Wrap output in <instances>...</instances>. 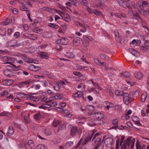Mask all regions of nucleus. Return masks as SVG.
I'll return each instance as SVG.
<instances>
[{"instance_id": "nucleus-1", "label": "nucleus", "mask_w": 149, "mask_h": 149, "mask_svg": "<svg viewBox=\"0 0 149 149\" xmlns=\"http://www.w3.org/2000/svg\"><path fill=\"white\" fill-rule=\"evenodd\" d=\"M2 61L4 64H9L10 65H7V67L8 68H11L13 70L17 71L20 68V66H16L15 65L12 64L14 61V58L13 57L4 56L2 58Z\"/></svg>"}, {"instance_id": "nucleus-2", "label": "nucleus", "mask_w": 149, "mask_h": 149, "mask_svg": "<svg viewBox=\"0 0 149 149\" xmlns=\"http://www.w3.org/2000/svg\"><path fill=\"white\" fill-rule=\"evenodd\" d=\"M95 131L94 130H92V133L91 134L88 133H86L83 135L82 137L80 139L79 143H78L76 147H78L80 144L81 141H83V145H86L92 139V137L94 135Z\"/></svg>"}, {"instance_id": "nucleus-3", "label": "nucleus", "mask_w": 149, "mask_h": 149, "mask_svg": "<svg viewBox=\"0 0 149 149\" xmlns=\"http://www.w3.org/2000/svg\"><path fill=\"white\" fill-rule=\"evenodd\" d=\"M131 137L128 138L126 140H124L123 144L121 146V149H127L131 145V147L133 148L134 146V143L135 141V139H133L131 141Z\"/></svg>"}, {"instance_id": "nucleus-4", "label": "nucleus", "mask_w": 149, "mask_h": 149, "mask_svg": "<svg viewBox=\"0 0 149 149\" xmlns=\"http://www.w3.org/2000/svg\"><path fill=\"white\" fill-rule=\"evenodd\" d=\"M69 42V40L66 38H62L58 39L56 41V42L58 44H61L63 45H67Z\"/></svg>"}, {"instance_id": "nucleus-5", "label": "nucleus", "mask_w": 149, "mask_h": 149, "mask_svg": "<svg viewBox=\"0 0 149 149\" xmlns=\"http://www.w3.org/2000/svg\"><path fill=\"white\" fill-rule=\"evenodd\" d=\"M93 117L95 118V119L98 120L102 119L104 117V114L100 112H97L95 113H93Z\"/></svg>"}, {"instance_id": "nucleus-6", "label": "nucleus", "mask_w": 149, "mask_h": 149, "mask_svg": "<svg viewBox=\"0 0 149 149\" xmlns=\"http://www.w3.org/2000/svg\"><path fill=\"white\" fill-rule=\"evenodd\" d=\"M140 49L141 50L146 51L149 49V40H146L145 41L144 45L140 46Z\"/></svg>"}, {"instance_id": "nucleus-7", "label": "nucleus", "mask_w": 149, "mask_h": 149, "mask_svg": "<svg viewBox=\"0 0 149 149\" xmlns=\"http://www.w3.org/2000/svg\"><path fill=\"white\" fill-rule=\"evenodd\" d=\"M113 143V139L110 137L106 139L104 141V143L107 147L110 148Z\"/></svg>"}, {"instance_id": "nucleus-8", "label": "nucleus", "mask_w": 149, "mask_h": 149, "mask_svg": "<svg viewBox=\"0 0 149 149\" xmlns=\"http://www.w3.org/2000/svg\"><path fill=\"white\" fill-rule=\"evenodd\" d=\"M123 99L124 102L126 105H128L129 103L131 102V100L129 99V94L127 93H124L123 95Z\"/></svg>"}, {"instance_id": "nucleus-9", "label": "nucleus", "mask_w": 149, "mask_h": 149, "mask_svg": "<svg viewBox=\"0 0 149 149\" xmlns=\"http://www.w3.org/2000/svg\"><path fill=\"white\" fill-rule=\"evenodd\" d=\"M14 83V81L12 79H6L2 81L1 84L2 85L5 86L11 85Z\"/></svg>"}, {"instance_id": "nucleus-10", "label": "nucleus", "mask_w": 149, "mask_h": 149, "mask_svg": "<svg viewBox=\"0 0 149 149\" xmlns=\"http://www.w3.org/2000/svg\"><path fill=\"white\" fill-rule=\"evenodd\" d=\"M24 36L26 38L29 39L31 40H34L37 38L36 35L34 34L28 33L24 35Z\"/></svg>"}, {"instance_id": "nucleus-11", "label": "nucleus", "mask_w": 149, "mask_h": 149, "mask_svg": "<svg viewBox=\"0 0 149 149\" xmlns=\"http://www.w3.org/2000/svg\"><path fill=\"white\" fill-rule=\"evenodd\" d=\"M4 74L8 77H11L14 75L13 72L10 70H5L4 71Z\"/></svg>"}, {"instance_id": "nucleus-12", "label": "nucleus", "mask_w": 149, "mask_h": 149, "mask_svg": "<svg viewBox=\"0 0 149 149\" xmlns=\"http://www.w3.org/2000/svg\"><path fill=\"white\" fill-rule=\"evenodd\" d=\"M97 121L95 119H91L88 122V124L91 126H93L97 125Z\"/></svg>"}, {"instance_id": "nucleus-13", "label": "nucleus", "mask_w": 149, "mask_h": 149, "mask_svg": "<svg viewBox=\"0 0 149 149\" xmlns=\"http://www.w3.org/2000/svg\"><path fill=\"white\" fill-rule=\"evenodd\" d=\"M78 133L77 128L76 127H72L70 130L71 135L73 136H75Z\"/></svg>"}, {"instance_id": "nucleus-14", "label": "nucleus", "mask_w": 149, "mask_h": 149, "mask_svg": "<svg viewBox=\"0 0 149 149\" xmlns=\"http://www.w3.org/2000/svg\"><path fill=\"white\" fill-rule=\"evenodd\" d=\"M14 132V128L13 127L10 126L9 127L6 134L8 136H10L12 135Z\"/></svg>"}, {"instance_id": "nucleus-15", "label": "nucleus", "mask_w": 149, "mask_h": 149, "mask_svg": "<svg viewBox=\"0 0 149 149\" xmlns=\"http://www.w3.org/2000/svg\"><path fill=\"white\" fill-rule=\"evenodd\" d=\"M101 139L100 138H97L95 141L94 145L98 148L101 146Z\"/></svg>"}, {"instance_id": "nucleus-16", "label": "nucleus", "mask_w": 149, "mask_h": 149, "mask_svg": "<svg viewBox=\"0 0 149 149\" xmlns=\"http://www.w3.org/2000/svg\"><path fill=\"white\" fill-rule=\"evenodd\" d=\"M61 16L63 20L67 22H70L71 21L70 17L68 15H64L63 14Z\"/></svg>"}, {"instance_id": "nucleus-17", "label": "nucleus", "mask_w": 149, "mask_h": 149, "mask_svg": "<svg viewBox=\"0 0 149 149\" xmlns=\"http://www.w3.org/2000/svg\"><path fill=\"white\" fill-rule=\"evenodd\" d=\"M22 55L23 56L22 58L25 61L29 63H33V59L31 58H29V57H27L25 55L22 54Z\"/></svg>"}, {"instance_id": "nucleus-18", "label": "nucleus", "mask_w": 149, "mask_h": 149, "mask_svg": "<svg viewBox=\"0 0 149 149\" xmlns=\"http://www.w3.org/2000/svg\"><path fill=\"white\" fill-rule=\"evenodd\" d=\"M83 95V93L81 91H78L77 93H74L73 94V98H78L81 97Z\"/></svg>"}, {"instance_id": "nucleus-19", "label": "nucleus", "mask_w": 149, "mask_h": 149, "mask_svg": "<svg viewBox=\"0 0 149 149\" xmlns=\"http://www.w3.org/2000/svg\"><path fill=\"white\" fill-rule=\"evenodd\" d=\"M132 119L136 124L139 125H141V124L140 123V119L137 116H132Z\"/></svg>"}, {"instance_id": "nucleus-20", "label": "nucleus", "mask_w": 149, "mask_h": 149, "mask_svg": "<svg viewBox=\"0 0 149 149\" xmlns=\"http://www.w3.org/2000/svg\"><path fill=\"white\" fill-rule=\"evenodd\" d=\"M62 124V121L58 120L55 119L52 123V125L54 127H57L58 125Z\"/></svg>"}, {"instance_id": "nucleus-21", "label": "nucleus", "mask_w": 149, "mask_h": 149, "mask_svg": "<svg viewBox=\"0 0 149 149\" xmlns=\"http://www.w3.org/2000/svg\"><path fill=\"white\" fill-rule=\"evenodd\" d=\"M129 51L130 53L135 56L137 57L139 56V52L133 49H130Z\"/></svg>"}, {"instance_id": "nucleus-22", "label": "nucleus", "mask_w": 149, "mask_h": 149, "mask_svg": "<svg viewBox=\"0 0 149 149\" xmlns=\"http://www.w3.org/2000/svg\"><path fill=\"white\" fill-rule=\"evenodd\" d=\"M18 95L21 97H24L26 98V99L27 100H31V95H26L25 93H19Z\"/></svg>"}, {"instance_id": "nucleus-23", "label": "nucleus", "mask_w": 149, "mask_h": 149, "mask_svg": "<svg viewBox=\"0 0 149 149\" xmlns=\"http://www.w3.org/2000/svg\"><path fill=\"white\" fill-rule=\"evenodd\" d=\"M136 149H146V146L145 145L143 144L141 146L139 141H138L136 143Z\"/></svg>"}, {"instance_id": "nucleus-24", "label": "nucleus", "mask_w": 149, "mask_h": 149, "mask_svg": "<svg viewBox=\"0 0 149 149\" xmlns=\"http://www.w3.org/2000/svg\"><path fill=\"white\" fill-rule=\"evenodd\" d=\"M80 40L78 37H74L73 39V44L75 46L78 45L80 43Z\"/></svg>"}, {"instance_id": "nucleus-25", "label": "nucleus", "mask_w": 149, "mask_h": 149, "mask_svg": "<svg viewBox=\"0 0 149 149\" xmlns=\"http://www.w3.org/2000/svg\"><path fill=\"white\" fill-rule=\"evenodd\" d=\"M40 54L41 58H44L46 59H48L49 58V56L48 54L45 52H41Z\"/></svg>"}, {"instance_id": "nucleus-26", "label": "nucleus", "mask_w": 149, "mask_h": 149, "mask_svg": "<svg viewBox=\"0 0 149 149\" xmlns=\"http://www.w3.org/2000/svg\"><path fill=\"white\" fill-rule=\"evenodd\" d=\"M28 145L29 147L31 149H34L35 148V146L33 141L31 140H30L28 141Z\"/></svg>"}, {"instance_id": "nucleus-27", "label": "nucleus", "mask_w": 149, "mask_h": 149, "mask_svg": "<svg viewBox=\"0 0 149 149\" xmlns=\"http://www.w3.org/2000/svg\"><path fill=\"white\" fill-rule=\"evenodd\" d=\"M33 31V32L39 34H41L42 32V30L41 29H40L37 27H34Z\"/></svg>"}, {"instance_id": "nucleus-28", "label": "nucleus", "mask_w": 149, "mask_h": 149, "mask_svg": "<svg viewBox=\"0 0 149 149\" xmlns=\"http://www.w3.org/2000/svg\"><path fill=\"white\" fill-rule=\"evenodd\" d=\"M143 8V6L141 4H139L137 6V8L140 13L143 11L144 10Z\"/></svg>"}, {"instance_id": "nucleus-29", "label": "nucleus", "mask_w": 149, "mask_h": 149, "mask_svg": "<svg viewBox=\"0 0 149 149\" xmlns=\"http://www.w3.org/2000/svg\"><path fill=\"white\" fill-rule=\"evenodd\" d=\"M81 27V29H80V31L83 32L84 33L86 31L87 29H88V27L87 25H83L82 24V26Z\"/></svg>"}, {"instance_id": "nucleus-30", "label": "nucleus", "mask_w": 149, "mask_h": 149, "mask_svg": "<svg viewBox=\"0 0 149 149\" xmlns=\"http://www.w3.org/2000/svg\"><path fill=\"white\" fill-rule=\"evenodd\" d=\"M100 56L101 58L106 61H109L110 59L109 57L103 54H100Z\"/></svg>"}, {"instance_id": "nucleus-31", "label": "nucleus", "mask_w": 149, "mask_h": 149, "mask_svg": "<svg viewBox=\"0 0 149 149\" xmlns=\"http://www.w3.org/2000/svg\"><path fill=\"white\" fill-rule=\"evenodd\" d=\"M115 93L116 95L121 96L124 95V92L122 91H119L118 90H116L115 92Z\"/></svg>"}, {"instance_id": "nucleus-32", "label": "nucleus", "mask_w": 149, "mask_h": 149, "mask_svg": "<svg viewBox=\"0 0 149 149\" xmlns=\"http://www.w3.org/2000/svg\"><path fill=\"white\" fill-rule=\"evenodd\" d=\"M130 73L128 72H124L121 73V77L123 76L125 78H127L130 76Z\"/></svg>"}, {"instance_id": "nucleus-33", "label": "nucleus", "mask_w": 149, "mask_h": 149, "mask_svg": "<svg viewBox=\"0 0 149 149\" xmlns=\"http://www.w3.org/2000/svg\"><path fill=\"white\" fill-rule=\"evenodd\" d=\"M135 77L138 79H140L141 78L143 77L142 74L139 72H138L136 73L135 74Z\"/></svg>"}, {"instance_id": "nucleus-34", "label": "nucleus", "mask_w": 149, "mask_h": 149, "mask_svg": "<svg viewBox=\"0 0 149 149\" xmlns=\"http://www.w3.org/2000/svg\"><path fill=\"white\" fill-rule=\"evenodd\" d=\"M36 149H47L46 146L42 144H39L36 147Z\"/></svg>"}, {"instance_id": "nucleus-35", "label": "nucleus", "mask_w": 149, "mask_h": 149, "mask_svg": "<svg viewBox=\"0 0 149 149\" xmlns=\"http://www.w3.org/2000/svg\"><path fill=\"white\" fill-rule=\"evenodd\" d=\"M48 25L50 27L55 29H58L59 27V26L56 24H52V23H49Z\"/></svg>"}, {"instance_id": "nucleus-36", "label": "nucleus", "mask_w": 149, "mask_h": 149, "mask_svg": "<svg viewBox=\"0 0 149 149\" xmlns=\"http://www.w3.org/2000/svg\"><path fill=\"white\" fill-rule=\"evenodd\" d=\"M147 96V93L146 92L143 93L141 95V100L142 102H144L145 101Z\"/></svg>"}, {"instance_id": "nucleus-37", "label": "nucleus", "mask_w": 149, "mask_h": 149, "mask_svg": "<svg viewBox=\"0 0 149 149\" xmlns=\"http://www.w3.org/2000/svg\"><path fill=\"white\" fill-rule=\"evenodd\" d=\"M30 83V82L28 81H26L23 82H20L19 84V86L20 87H22L24 86H21V84H23L24 86H26L28 84H29Z\"/></svg>"}, {"instance_id": "nucleus-38", "label": "nucleus", "mask_w": 149, "mask_h": 149, "mask_svg": "<svg viewBox=\"0 0 149 149\" xmlns=\"http://www.w3.org/2000/svg\"><path fill=\"white\" fill-rule=\"evenodd\" d=\"M63 97V95L62 94H56L52 98H55L56 99H60Z\"/></svg>"}, {"instance_id": "nucleus-39", "label": "nucleus", "mask_w": 149, "mask_h": 149, "mask_svg": "<svg viewBox=\"0 0 149 149\" xmlns=\"http://www.w3.org/2000/svg\"><path fill=\"white\" fill-rule=\"evenodd\" d=\"M40 10H42L44 11H47L49 12L50 13H52V8L47 7H44L43 8L40 9Z\"/></svg>"}, {"instance_id": "nucleus-40", "label": "nucleus", "mask_w": 149, "mask_h": 149, "mask_svg": "<svg viewBox=\"0 0 149 149\" xmlns=\"http://www.w3.org/2000/svg\"><path fill=\"white\" fill-rule=\"evenodd\" d=\"M134 17L135 18L139 21L141 22L142 21V19L140 17L138 13H136L134 15Z\"/></svg>"}, {"instance_id": "nucleus-41", "label": "nucleus", "mask_w": 149, "mask_h": 149, "mask_svg": "<svg viewBox=\"0 0 149 149\" xmlns=\"http://www.w3.org/2000/svg\"><path fill=\"white\" fill-rule=\"evenodd\" d=\"M118 119H114L112 122V124L114 126V128L116 129L118 127Z\"/></svg>"}, {"instance_id": "nucleus-42", "label": "nucleus", "mask_w": 149, "mask_h": 149, "mask_svg": "<svg viewBox=\"0 0 149 149\" xmlns=\"http://www.w3.org/2000/svg\"><path fill=\"white\" fill-rule=\"evenodd\" d=\"M39 107L40 108H42L44 109H46L47 108H49L51 107L50 104H43L40 106Z\"/></svg>"}, {"instance_id": "nucleus-43", "label": "nucleus", "mask_w": 149, "mask_h": 149, "mask_svg": "<svg viewBox=\"0 0 149 149\" xmlns=\"http://www.w3.org/2000/svg\"><path fill=\"white\" fill-rule=\"evenodd\" d=\"M65 54L69 58H72L74 57V55L72 52H67Z\"/></svg>"}, {"instance_id": "nucleus-44", "label": "nucleus", "mask_w": 149, "mask_h": 149, "mask_svg": "<svg viewBox=\"0 0 149 149\" xmlns=\"http://www.w3.org/2000/svg\"><path fill=\"white\" fill-rule=\"evenodd\" d=\"M35 119L38 121H40L41 118V116L40 114H36L34 116Z\"/></svg>"}, {"instance_id": "nucleus-45", "label": "nucleus", "mask_w": 149, "mask_h": 149, "mask_svg": "<svg viewBox=\"0 0 149 149\" xmlns=\"http://www.w3.org/2000/svg\"><path fill=\"white\" fill-rule=\"evenodd\" d=\"M63 113H65L66 114V116L67 117H70L71 116V114H70V111L68 110L65 109L62 111Z\"/></svg>"}, {"instance_id": "nucleus-46", "label": "nucleus", "mask_w": 149, "mask_h": 149, "mask_svg": "<svg viewBox=\"0 0 149 149\" xmlns=\"http://www.w3.org/2000/svg\"><path fill=\"white\" fill-rule=\"evenodd\" d=\"M122 7L124 8H129L130 7V4L127 2L124 1L123 3Z\"/></svg>"}, {"instance_id": "nucleus-47", "label": "nucleus", "mask_w": 149, "mask_h": 149, "mask_svg": "<svg viewBox=\"0 0 149 149\" xmlns=\"http://www.w3.org/2000/svg\"><path fill=\"white\" fill-rule=\"evenodd\" d=\"M60 125H61L60 126L58 129V131L61 130H63L64 128H65L66 127L65 124L63 123H62V124H60Z\"/></svg>"}, {"instance_id": "nucleus-48", "label": "nucleus", "mask_w": 149, "mask_h": 149, "mask_svg": "<svg viewBox=\"0 0 149 149\" xmlns=\"http://www.w3.org/2000/svg\"><path fill=\"white\" fill-rule=\"evenodd\" d=\"M73 74L79 77H82L83 76V75L81 74L80 72L77 71H74L73 72Z\"/></svg>"}, {"instance_id": "nucleus-49", "label": "nucleus", "mask_w": 149, "mask_h": 149, "mask_svg": "<svg viewBox=\"0 0 149 149\" xmlns=\"http://www.w3.org/2000/svg\"><path fill=\"white\" fill-rule=\"evenodd\" d=\"M13 42L12 41H8V42L7 43V46H8V47H13L15 46V44H12Z\"/></svg>"}, {"instance_id": "nucleus-50", "label": "nucleus", "mask_w": 149, "mask_h": 149, "mask_svg": "<svg viewBox=\"0 0 149 149\" xmlns=\"http://www.w3.org/2000/svg\"><path fill=\"white\" fill-rule=\"evenodd\" d=\"M9 114V113L7 112L4 111L0 113V116H7Z\"/></svg>"}, {"instance_id": "nucleus-51", "label": "nucleus", "mask_w": 149, "mask_h": 149, "mask_svg": "<svg viewBox=\"0 0 149 149\" xmlns=\"http://www.w3.org/2000/svg\"><path fill=\"white\" fill-rule=\"evenodd\" d=\"M73 144V143L72 141H68L66 144V146L67 147H70L72 146Z\"/></svg>"}, {"instance_id": "nucleus-52", "label": "nucleus", "mask_w": 149, "mask_h": 149, "mask_svg": "<svg viewBox=\"0 0 149 149\" xmlns=\"http://www.w3.org/2000/svg\"><path fill=\"white\" fill-rule=\"evenodd\" d=\"M149 13V12L148 11L144 10H143V11L141 13V14L144 16H147L148 15Z\"/></svg>"}, {"instance_id": "nucleus-53", "label": "nucleus", "mask_w": 149, "mask_h": 149, "mask_svg": "<svg viewBox=\"0 0 149 149\" xmlns=\"http://www.w3.org/2000/svg\"><path fill=\"white\" fill-rule=\"evenodd\" d=\"M138 41L135 39L133 40L132 42L130 43V45L132 44L133 45H136L138 44Z\"/></svg>"}, {"instance_id": "nucleus-54", "label": "nucleus", "mask_w": 149, "mask_h": 149, "mask_svg": "<svg viewBox=\"0 0 149 149\" xmlns=\"http://www.w3.org/2000/svg\"><path fill=\"white\" fill-rule=\"evenodd\" d=\"M29 113L28 114V116H29L28 117H27L26 116H25L24 117V119L25 121L26 122L27 124H28L29 123Z\"/></svg>"}, {"instance_id": "nucleus-55", "label": "nucleus", "mask_w": 149, "mask_h": 149, "mask_svg": "<svg viewBox=\"0 0 149 149\" xmlns=\"http://www.w3.org/2000/svg\"><path fill=\"white\" fill-rule=\"evenodd\" d=\"M93 13H94L97 15H100L101 14V12L99 11L96 10H94L93 11Z\"/></svg>"}, {"instance_id": "nucleus-56", "label": "nucleus", "mask_w": 149, "mask_h": 149, "mask_svg": "<svg viewBox=\"0 0 149 149\" xmlns=\"http://www.w3.org/2000/svg\"><path fill=\"white\" fill-rule=\"evenodd\" d=\"M26 5H22L19 7L20 10L22 11H25L27 10V8L26 7Z\"/></svg>"}, {"instance_id": "nucleus-57", "label": "nucleus", "mask_w": 149, "mask_h": 149, "mask_svg": "<svg viewBox=\"0 0 149 149\" xmlns=\"http://www.w3.org/2000/svg\"><path fill=\"white\" fill-rule=\"evenodd\" d=\"M120 142V139H117L116 141V149H118L119 148V144Z\"/></svg>"}, {"instance_id": "nucleus-58", "label": "nucleus", "mask_w": 149, "mask_h": 149, "mask_svg": "<svg viewBox=\"0 0 149 149\" xmlns=\"http://www.w3.org/2000/svg\"><path fill=\"white\" fill-rule=\"evenodd\" d=\"M80 2L81 3L86 6L87 5V2L86 0H80Z\"/></svg>"}, {"instance_id": "nucleus-59", "label": "nucleus", "mask_w": 149, "mask_h": 149, "mask_svg": "<svg viewBox=\"0 0 149 149\" xmlns=\"http://www.w3.org/2000/svg\"><path fill=\"white\" fill-rule=\"evenodd\" d=\"M114 33L115 36V38L116 40H118L119 37V35L118 32L114 31Z\"/></svg>"}, {"instance_id": "nucleus-60", "label": "nucleus", "mask_w": 149, "mask_h": 149, "mask_svg": "<svg viewBox=\"0 0 149 149\" xmlns=\"http://www.w3.org/2000/svg\"><path fill=\"white\" fill-rule=\"evenodd\" d=\"M148 3L146 1H143L142 2L141 5L143 6V7H146L148 6Z\"/></svg>"}, {"instance_id": "nucleus-61", "label": "nucleus", "mask_w": 149, "mask_h": 149, "mask_svg": "<svg viewBox=\"0 0 149 149\" xmlns=\"http://www.w3.org/2000/svg\"><path fill=\"white\" fill-rule=\"evenodd\" d=\"M51 131L49 129H46L45 131V134L47 135H48L51 134Z\"/></svg>"}, {"instance_id": "nucleus-62", "label": "nucleus", "mask_w": 149, "mask_h": 149, "mask_svg": "<svg viewBox=\"0 0 149 149\" xmlns=\"http://www.w3.org/2000/svg\"><path fill=\"white\" fill-rule=\"evenodd\" d=\"M53 87L54 89L57 91H58L60 89V86L58 84H56Z\"/></svg>"}, {"instance_id": "nucleus-63", "label": "nucleus", "mask_w": 149, "mask_h": 149, "mask_svg": "<svg viewBox=\"0 0 149 149\" xmlns=\"http://www.w3.org/2000/svg\"><path fill=\"white\" fill-rule=\"evenodd\" d=\"M50 107H54L57 104V102L56 101H53L50 103Z\"/></svg>"}, {"instance_id": "nucleus-64", "label": "nucleus", "mask_w": 149, "mask_h": 149, "mask_svg": "<svg viewBox=\"0 0 149 149\" xmlns=\"http://www.w3.org/2000/svg\"><path fill=\"white\" fill-rule=\"evenodd\" d=\"M121 106L120 105H116L115 107V109L116 110H120L121 109Z\"/></svg>"}]
</instances>
